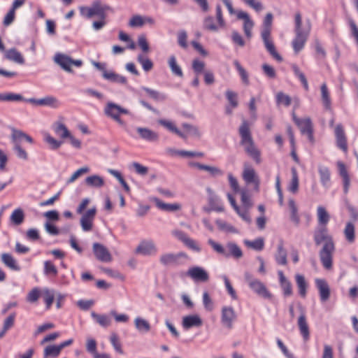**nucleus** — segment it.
Masks as SVG:
<instances>
[{"label":"nucleus","mask_w":358,"mask_h":358,"mask_svg":"<svg viewBox=\"0 0 358 358\" xmlns=\"http://www.w3.org/2000/svg\"><path fill=\"white\" fill-rule=\"evenodd\" d=\"M249 209L245 208L241 209L240 207L238 210H235L237 214L247 223L250 224L252 222L251 217L249 214Z\"/></svg>","instance_id":"obj_63"},{"label":"nucleus","mask_w":358,"mask_h":358,"mask_svg":"<svg viewBox=\"0 0 358 358\" xmlns=\"http://www.w3.org/2000/svg\"><path fill=\"white\" fill-rule=\"evenodd\" d=\"M335 136L338 148L346 152L348 151L347 138L343 128L341 124H338L336 127Z\"/></svg>","instance_id":"obj_24"},{"label":"nucleus","mask_w":358,"mask_h":358,"mask_svg":"<svg viewBox=\"0 0 358 358\" xmlns=\"http://www.w3.org/2000/svg\"><path fill=\"white\" fill-rule=\"evenodd\" d=\"M299 311L300 315L298 318L297 324L299 329L300 334L303 336V340L306 341L309 339L310 331L308 326L306 317L301 307L299 308Z\"/></svg>","instance_id":"obj_22"},{"label":"nucleus","mask_w":358,"mask_h":358,"mask_svg":"<svg viewBox=\"0 0 358 358\" xmlns=\"http://www.w3.org/2000/svg\"><path fill=\"white\" fill-rule=\"evenodd\" d=\"M344 235L349 243H354L355 240V227L354 224L350 222L346 224L344 229Z\"/></svg>","instance_id":"obj_45"},{"label":"nucleus","mask_w":358,"mask_h":358,"mask_svg":"<svg viewBox=\"0 0 358 358\" xmlns=\"http://www.w3.org/2000/svg\"><path fill=\"white\" fill-rule=\"evenodd\" d=\"M299 292L301 296L304 297L306 293L307 284L302 275L296 274L295 276Z\"/></svg>","instance_id":"obj_47"},{"label":"nucleus","mask_w":358,"mask_h":358,"mask_svg":"<svg viewBox=\"0 0 358 358\" xmlns=\"http://www.w3.org/2000/svg\"><path fill=\"white\" fill-rule=\"evenodd\" d=\"M157 122L160 125L163 126L170 131L177 134L180 137L182 138H187V135L181 132L172 122L166 120L159 119L157 120Z\"/></svg>","instance_id":"obj_35"},{"label":"nucleus","mask_w":358,"mask_h":358,"mask_svg":"<svg viewBox=\"0 0 358 358\" xmlns=\"http://www.w3.org/2000/svg\"><path fill=\"white\" fill-rule=\"evenodd\" d=\"M234 64L236 66L237 71H238L243 82L245 85H248L249 79H248V76L246 71L241 66V65L240 64V63L238 61H236V60L234 61Z\"/></svg>","instance_id":"obj_58"},{"label":"nucleus","mask_w":358,"mask_h":358,"mask_svg":"<svg viewBox=\"0 0 358 358\" xmlns=\"http://www.w3.org/2000/svg\"><path fill=\"white\" fill-rule=\"evenodd\" d=\"M315 282L321 302L324 303L327 301L331 296V289L329 284L323 279H317Z\"/></svg>","instance_id":"obj_16"},{"label":"nucleus","mask_w":358,"mask_h":358,"mask_svg":"<svg viewBox=\"0 0 358 358\" xmlns=\"http://www.w3.org/2000/svg\"><path fill=\"white\" fill-rule=\"evenodd\" d=\"M44 273L47 275L56 276L57 275V268L50 261L44 262Z\"/></svg>","instance_id":"obj_56"},{"label":"nucleus","mask_w":358,"mask_h":358,"mask_svg":"<svg viewBox=\"0 0 358 358\" xmlns=\"http://www.w3.org/2000/svg\"><path fill=\"white\" fill-rule=\"evenodd\" d=\"M131 166L134 169L136 173L140 176H146L148 173V168L138 162H133Z\"/></svg>","instance_id":"obj_61"},{"label":"nucleus","mask_w":358,"mask_h":358,"mask_svg":"<svg viewBox=\"0 0 358 358\" xmlns=\"http://www.w3.org/2000/svg\"><path fill=\"white\" fill-rule=\"evenodd\" d=\"M171 235L173 237H175L176 238H177L180 241L183 243V244L186 247H187L189 249H190V250H193L194 252H201V248L197 244V243L194 240L190 238L182 231H181L180 229H173L171 231Z\"/></svg>","instance_id":"obj_9"},{"label":"nucleus","mask_w":358,"mask_h":358,"mask_svg":"<svg viewBox=\"0 0 358 358\" xmlns=\"http://www.w3.org/2000/svg\"><path fill=\"white\" fill-rule=\"evenodd\" d=\"M241 136L240 144L243 147L246 154L252 158L256 164L262 162L261 152L255 145L252 136L250 127L248 121L243 120L238 129Z\"/></svg>","instance_id":"obj_2"},{"label":"nucleus","mask_w":358,"mask_h":358,"mask_svg":"<svg viewBox=\"0 0 358 358\" xmlns=\"http://www.w3.org/2000/svg\"><path fill=\"white\" fill-rule=\"evenodd\" d=\"M1 259L3 264L13 271H18L20 270L15 259L8 253H3L1 255Z\"/></svg>","instance_id":"obj_30"},{"label":"nucleus","mask_w":358,"mask_h":358,"mask_svg":"<svg viewBox=\"0 0 358 358\" xmlns=\"http://www.w3.org/2000/svg\"><path fill=\"white\" fill-rule=\"evenodd\" d=\"M13 150L15 151L17 157L19 159H23V160H27L28 159V153L26 152L25 150H24L20 145H13Z\"/></svg>","instance_id":"obj_59"},{"label":"nucleus","mask_w":358,"mask_h":358,"mask_svg":"<svg viewBox=\"0 0 358 358\" xmlns=\"http://www.w3.org/2000/svg\"><path fill=\"white\" fill-rule=\"evenodd\" d=\"M301 16L300 13H296L295 15V33L296 37L292 41V47L295 53L300 52L307 40L308 36L310 32V27L308 29H303L301 27Z\"/></svg>","instance_id":"obj_4"},{"label":"nucleus","mask_w":358,"mask_h":358,"mask_svg":"<svg viewBox=\"0 0 358 358\" xmlns=\"http://www.w3.org/2000/svg\"><path fill=\"white\" fill-rule=\"evenodd\" d=\"M292 69L294 71L295 76H297L298 78L301 82L304 89L306 90H308V84L307 79H306L305 75L303 74V73L301 72L300 71V69H299V67L294 64L292 65Z\"/></svg>","instance_id":"obj_55"},{"label":"nucleus","mask_w":358,"mask_h":358,"mask_svg":"<svg viewBox=\"0 0 358 358\" xmlns=\"http://www.w3.org/2000/svg\"><path fill=\"white\" fill-rule=\"evenodd\" d=\"M157 251V247L153 241L143 240L140 242L135 252L144 256H151L156 255Z\"/></svg>","instance_id":"obj_10"},{"label":"nucleus","mask_w":358,"mask_h":358,"mask_svg":"<svg viewBox=\"0 0 358 358\" xmlns=\"http://www.w3.org/2000/svg\"><path fill=\"white\" fill-rule=\"evenodd\" d=\"M102 76L106 80L120 83L125 84L127 83V78L121 75L117 74L113 71H103Z\"/></svg>","instance_id":"obj_36"},{"label":"nucleus","mask_w":358,"mask_h":358,"mask_svg":"<svg viewBox=\"0 0 358 358\" xmlns=\"http://www.w3.org/2000/svg\"><path fill=\"white\" fill-rule=\"evenodd\" d=\"M90 172V168L88 166H83L75 171L72 176L67 180V184L73 182L76 179L85 173Z\"/></svg>","instance_id":"obj_54"},{"label":"nucleus","mask_w":358,"mask_h":358,"mask_svg":"<svg viewBox=\"0 0 358 358\" xmlns=\"http://www.w3.org/2000/svg\"><path fill=\"white\" fill-rule=\"evenodd\" d=\"M96 214V207L88 209L85 212H83L80 218V225L82 229L85 231H89L92 230L93 227V221Z\"/></svg>","instance_id":"obj_12"},{"label":"nucleus","mask_w":358,"mask_h":358,"mask_svg":"<svg viewBox=\"0 0 358 358\" xmlns=\"http://www.w3.org/2000/svg\"><path fill=\"white\" fill-rule=\"evenodd\" d=\"M244 278L249 287L257 294L265 299L271 298L272 294L267 289L264 284L258 279L255 278L250 273L245 272Z\"/></svg>","instance_id":"obj_5"},{"label":"nucleus","mask_w":358,"mask_h":358,"mask_svg":"<svg viewBox=\"0 0 358 358\" xmlns=\"http://www.w3.org/2000/svg\"><path fill=\"white\" fill-rule=\"evenodd\" d=\"M208 243L212 247V248L217 253L224 255L225 254V248L220 243L215 242L213 239L210 238L208 240Z\"/></svg>","instance_id":"obj_64"},{"label":"nucleus","mask_w":358,"mask_h":358,"mask_svg":"<svg viewBox=\"0 0 358 358\" xmlns=\"http://www.w3.org/2000/svg\"><path fill=\"white\" fill-rule=\"evenodd\" d=\"M243 243L248 248L257 251L262 250L264 246L263 238H258L254 241L244 240Z\"/></svg>","instance_id":"obj_40"},{"label":"nucleus","mask_w":358,"mask_h":358,"mask_svg":"<svg viewBox=\"0 0 358 358\" xmlns=\"http://www.w3.org/2000/svg\"><path fill=\"white\" fill-rule=\"evenodd\" d=\"M275 259L279 265L285 266L287 263V251L284 248L283 243L282 241H280L278 245L277 252L275 255Z\"/></svg>","instance_id":"obj_33"},{"label":"nucleus","mask_w":358,"mask_h":358,"mask_svg":"<svg viewBox=\"0 0 358 358\" xmlns=\"http://www.w3.org/2000/svg\"><path fill=\"white\" fill-rule=\"evenodd\" d=\"M188 259V255L183 252L174 253H164L159 257V262L165 266H178L182 264V259Z\"/></svg>","instance_id":"obj_8"},{"label":"nucleus","mask_w":358,"mask_h":358,"mask_svg":"<svg viewBox=\"0 0 358 358\" xmlns=\"http://www.w3.org/2000/svg\"><path fill=\"white\" fill-rule=\"evenodd\" d=\"M155 21L149 17H143L140 15H134L129 22V26L131 27H141L145 23L154 24Z\"/></svg>","instance_id":"obj_27"},{"label":"nucleus","mask_w":358,"mask_h":358,"mask_svg":"<svg viewBox=\"0 0 358 358\" xmlns=\"http://www.w3.org/2000/svg\"><path fill=\"white\" fill-rule=\"evenodd\" d=\"M318 173L320 182L324 187H328L330 185L329 169L327 166L320 165L318 166Z\"/></svg>","instance_id":"obj_34"},{"label":"nucleus","mask_w":358,"mask_h":358,"mask_svg":"<svg viewBox=\"0 0 358 358\" xmlns=\"http://www.w3.org/2000/svg\"><path fill=\"white\" fill-rule=\"evenodd\" d=\"M136 132L142 140L148 142H157L159 141V134L157 132L148 128L138 127L136 128Z\"/></svg>","instance_id":"obj_17"},{"label":"nucleus","mask_w":358,"mask_h":358,"mask_svg":"<svg viewBox=\"0 0 358 358\" xmlns=\"http://www.w3.org/2000/svg\"><path fill=\"white\" fill-rule=\"evenodd\" d=\"M203 27L204 29L212 32L217 31L220 27L212 16H207L203 19Z\"/></svg>","instance_id":"obj_38"},{"label":"nucleus","mask_w":358,"mask_h":358,"mask_svg":"<svg viewBox=\"0 0 358 358\" xmlns=\"http://www.w3.org/2000/svg\"><path fill=\"white\" fill-rule=\"evenodd\" d=\"M293 120L297 124L302 134L308 135L310 139L312 138V131H311V119L310 118H298L294 113H293Z\"/></svg>","instance_id":"obj_20"},{"label":"nucleus","mask_w":358,"mask_h":358,"mask_svg":"<svg viewBox=\"0 0 358 358\" xmlns=\"http://www.w3.org/2000/svg\"><path fill=\"white\" fill-rule=\"evenodd\" d=\"M276 100L278 104H284L286 106H289L291 103L290 97L282 92H278L277 94Z\"/></svg>","instance_id":"obj_60"},{"label":"nucleus","mask_w":358,"mask_h":358,"mask_svg":"<svg viewBox=\"0 0 358 358\" xmlns=\"http://www.w3.org/2000/svg\"><path fill=\"white\" fill-rule=\"evenodd\" d=\"M320 101L324 109H331V100L330 97V92L326 83H323L320 87Z\"/></svg>","instance_id":"obj_28"},{"label":"nucleus","mask_w":358,"mask_h":358,"mask_svg":"<svg viewBox=\"0 0 358 358\" xmlns=\"http://www.w3.org/2000/svg\"><path fill=\"white\" fill-rule=\"evenodd\" d=\"M288 206L289 210L291 212V220L294 222L296 224L299 223V217L298 215V209L297 206L293 199H289L288 202Z\"/></svg>","instance_id":"obj_49"},{"label":"nucleus","mask_w":358,"mask_h":358,"mask_svg":"<svg viewBox=\"0 0 358 358\" xmlns=\"http://www.w3.org/2000/svg\"><path fill=\"white\" fill-rule=\"evenodd\" d=\"M169 66L171 69V71L173 74L178 76V77H182L183 73L180 68V66L178 64L176 58L175 56L172 55L169 57L168 60Z\"/></svg>","instance_id":"obj_42"},{"label":"nucleus","mask_w":358,"mask_h":358,"mask_svg":"<svg viewBox=\"0 0 358 358\" xmlns=\"http://www.w3.org/2000/svg\"><path fill=\"white\" fill-rule=\"evenodd\" d=\"M92 250L95 257L100 262H110L113 259L108 250L101 243H94L92 245Z\"/></svg>","instance_id":"obj_13"},{"label":"nucleus","mask_w":358,"mask_h":358,"mask_svg":"<svg viewBox=\"0 0 358 358\" xmlns=\"http://www.w3.org/2000/svg\"><path fill=\"white\" fill-rule=\"evenodd\" d=\"M241 202L245 208L250 209L252 206V203L251 201L250 197L248 194L243 190L241 192Z\"/></svg>","instance_id":"obj_62"},{"label":"nucleus","mask_w":358,"mask_h":358,"mask_svg":"<svg viewBox=\"0 0 358 358\" xmlns=\"http://www.w3.org/2000/svg\"><path fill=\"white\" fill-rule=\"evenodd\" d=\"M217 227L220 230L224 231L226 232L233 233V234H238V231L232 225L221 220H217L215 222Z\"/></svg>","instance_id":"obj_50"},{"label":"nucleus","mask_w":358,"mask_h":358,"mask_svg":"<svg viewBox=\"0 0 358 358\" xmlns=\"http://www.w3.org/2000/svg\"><path fill=\"white\" fill-rule=\"evenodd\" d=\"M53 130L55 134L61 138H66L70 136V131L66 125L61 122H56L52 125Z\"/></svg>","instance_id":"obj_32"},{"label":"nucleus","mask_w":358,"mask_h":358,"mask_svg":"<svg viewBox=\"0 0 358 358\" xmlns=\"http://www.w3.org/2000/svg\"><path fill=\"white\" fill-rule=\"evenodd\" d=\"M85 183L89 187L101 188L104 185L105 182L103 177L98 175H92L85 178Z\"/></svg>","instance_id":"obj_31"},{"label":"nucleus","mask_w":358,"mask_h":358,"mask_svg":"<svg viewBox=\"0 0 358 358\" xmlns=\"http://www.w3.org/2000/svg\"><path fill=\"white\" fill-rule=\"evenodd\" d=\"M330 218V214L324 206H317V219L320 228L315 236V241L317 245L321 246L318 252L319 258L322 265L327 270L332 268L333 255L336 250L333 237L329 234L327 227Z\"/></svg>","instance_id":"obj_1"},{"label":"nucleus","mask_w":358,"mask_h":358,"mask_svg":"<svg viewBox=\"0 0 358 358\" xmlns=\"http://www.w3.org/2000/svg\"><path fill=\"white\" fill-rule=\"evenodd\" d=\"M243 178L246 183L255 184V189L258 192L259 189V179L253 168L248 165H245L243 171Z\"/></svg>","instance_id":"obj_15"},{"label":"nucleus","mask_w":358,"mask_h":358,"mask_svg":"<svg viewBox=\"0 0 358 358\" xmlns=\"http://www.w3.org/2000/svg\"><path fill=\"white\" fill-rule=\"evenodd\" d=\"M24 100L25 99L19 94H15L12 92L0 93V101L18 102Z\"/></svg>","instance_id":"obj_39"},{"label":"nucleus","mask_w":358,"mask_h":358,"mask_svg":"<svg viewBox=\"0 0 358 358\" xmlns=\"http://www.w3.org/2000/svg\"><path fill=\"white\" fill-rule=\"evenodd\" d=\"M10 130V139L13 145L16 144L20 145V143L22 140H25L31 144L34 143L33 138L22 130L15 129V127H11Z\"/></svg>","instance_id":"obj_21"},{"label":"nucleus","mask_w":358,"mask_h":358,"mask_svg":"<svg viewBox=\"0 0 358 358\" xmlns=\"http://www.w3.org/2000/svg\"><path fill=\"white\" fill-rule=\"evenodd\" d=\"M243 255V254L241 248L236 243L229 242L226 245L225 254H224V257H232L234 259H241Z\"/></svg>","instance_id":"obj_25"},{"label":"nucleus","mask_w":358,"mask_h":358,"mask_svg":"<svg viewBox=\"0 0 358 358\" xmlns=\"http://www.w3.org/2000/svg\"><path fill=\"white\" fill-rule=\"evenodd\" d=\"M53 60L55 64L59 66L63 70L66 72L71 73L73 70L71 66L73 65L80 67L83 64V62L80 59H73L69 56L63 53H56Z\"/></svg>","instance_id":"obj_7"},{"label":"nucleus","mask_w":358,"mask_h":358,"mask_svg":"<svg viewBox=\"0 0 358 358\" xmlns=\"http://www.w3.org/2000/svg\"><path fill=\"white\" fill-rule=\"evenodd\" d=\"M154 201L156 206L161 210L169 212H173L179 210L181 208V206L178 203H166L160 201L157 198H155Z\"/></svg>","instance_id":"obj_37"},{"label":"nucleus","mask_w":358,"mask_h":358,"mask_svg":"<svg viewBox=\"0 0 358 358\" xmlns=\"http://www.w3.org/2000/svg\"><path fill=\"white\" fill-rule=\"evenodd\" d=\"M226 98L232 108H236L238 106V94L231 90H227L225 92Z\"/></svg>","instance_id":"obj_52"},{"label":"nucleus","mask_w":358,"mask_h":358,"mask_svg":"<svg viewBox=\"0 0 358 358\" xmlns=\"http://www.w3.org/2000/svg\"><path fill=\"white\" fill-rule=\"evenodd\" d=\"M137 61L141 64L145 71H150L153 68L152 62L142 55H139L137 57Z\"/></svg>","instance_id":"obj_53"},{"label":"nucleus","mask_w":358,"mask_h":358,"mask_svg":"<svg viewBox=\"0 0 358 358\" xmlns=\"http://www.w3.org/2000/svg\"><path fill=\"white\" fill-rule=\"evenodd\" d=\"M337 166L338 169L339 175L343 178L344 193L347 194L348 192L349 187L350 185V179L347 169L344 163L342 162H338Z\"/></svg>","instance_id":"obj_26"},{"label":"nucleus","mask_w":358,"mask_h":358,"mask_svg":"<svg viewBox=\"0 0 358 358\" xmlns=\"http://www.w3.org/2000/svg\"><path fill=\"white\" fill-rule=\"evenodd\" d=\"M187 275L196 281L207 282L209 279L208 272L199 266L190 268L187 271Z\"/></svg>","instance_id":"obj_19"},{"label":"nucleus","mask_w":358,"mask_h":358,"mask_svg":"<svg viewBox=\"0 0 358 358\" xmlns=\"http://www.w3.org/2000/svg\"><path fill=\"white\" fill-rule=\"evenodd\" d=\"M202 324V320L197 315H189L182 317V326L186 330L192 327H199Z\"/></svg>","instance_id":"obj_23"},{"label":"nucleus","mask_w":358,"mask_h":358,"mask_svg":"<svg viewBox=\"0 0 358 358\" xmlns=\"http://www.w3.org/2000/svg\"><path fill=\"white\" fill-rule=\"evenodd\" d=\"M91 316L99 323L101 327H108L110 325V319L106 315H99L95 312L91 313Z\"/></svg>","instance_id":"obj_46"},{"label":"nucleus","mask_w":358,"mask_h":358,"mask_svg":"<svg viewBox=\"0 0 358 358\" xmlns=\"http://www.w3.org/2000/svg\"><path fill=\"white\" fill-rule=\"evenodd\" d=\"M60 105V101L56 97L52 96H46L41 99V106L57 108Z\"/></svg>","instance_id":"obj_43"},{"label":"nucleus","mask_w":358,"mask_h":358,"mask_svg":"<svg viewBox=\"0 0 358 358\" xmlns=\"http://www.w3.org/2000/svg\"><path fill=\"white\" fill-rule=\"evenodd\" d=\"M129 113V111L127 109L112 101H108L104 108V114L121 125L124 124V122L121 120L120 115H127Z\"/></svg>","instance_id":"obj_6"},{"label":"nucleus","mask_w":358,"mask_h":358,"mask_svg":"<svg viewBox=\"0 0 358 358\" xmlns=\"http://www.w3.org/2000/svg\"><path fill=\"white\" fill-rule=\"evenodd\" d=\"M109 6L103 4L100 1H94L90 6H80V15L86 18H92L94 16L98 18L106 19V12L110 10Z\"/></svg>","instance_id":"obj_3"},{"label":"nucleus","mask_w":358,"mask_h":358,"mask_svg":"<svg viewBox=\"0 0 358 358\" xmlns=\"http://www.w3.org/2000/svg\"><path fill=\"white\" fill-rule=\"evenodd\" d=\"M61 352L59 345H48L44 349V358L57 357Z\"/></svg>","instance_id":"obj_48"},{"label":"nucleus","mask_w":358,"mask_h":358,"mask_svg":"<svg viewBox=\"0 0 358 358\" xmlns=\"http://www.w3.org/2000/svg\"><path fill=\"white\" fill-rule=\"evenodd\" d=\"M292 180L289 187L290 192L295 193L298 190L299 187V178L296 172V169L293 167L292 168Z\"/></svg>","instance_id":"obj_51"},{"label":"nucleus","mask_w":358,"mask_h":358,"mask_svg":"<svg viewBox=\"0 0 358 358\" xmlns=\"http://www.w3.org/2000/svg\"><path fill=\"white\" fill-rule=\"evenodd\" d=\"M236 16L238 20H243L244 21V33L247 38L250 39L252 37V29L254 27L253 21L250 19L249 15L245 11H238L236 13Z\"/></svg>","instance_id":"obj_18"},{"label":"nucleus","mask_w":358,"mask_h":358,"mask_svg":"<svg viewBox=\"0 0 358 358\" xmlns=\"http://www.w3.org/2000/svg\"><path fill=\"white\" fill-rule=\"evenodd\" d=\"M5 57L8 60L12 61L18 64H24V59L22 55L15 48H11L6 51Z\"/></svg>","instance_id":"obj_29"},{"label":"nucleus","mask_w":358,"mask_h":358,"mask_svg":"<svg viewBox=\"0 0 358 358\" xmlns=\"http://www.w3.org/2000/svg\"><path fill=\"white\" fill-rule=\"evenodd\" d=\"M261 36L266 50L277 61L282 62V58L276 51L275 45L271 38L270 31H262Z\"/></svg>","instance_id":"obj_11"},{"label":"nucleus","mask_w":358,"mask_h":358,"mask_svg":"<svg viewBox=\"0 0 358 358\" xmlns=\"http://www.w3.org/2000/svg\"><path fill=\"white\" fill-rule=\"evenodd\" d=\"M45 141L47 143L49 144L51 149H53V150L58 149L62 144V141L56 140L55 138H53L48 134H46L45 135Z\"/></svg>","instance_id":"obj_57"},{"label":"nucleus","mask_w":358,"mask_h":358,"mask_svg":"<svg viewBox=\"0 0 358 358\" xmlns=\"http://www.w3.org/2000/svg\"><path fill=\"white\" fill-rule=\"evenodd\" d=\"M134 324L140 332H148L150 330V323L145 319L137 317L134 319Z\"/></svg>","instance_id":"obj_44"},{"label":"nucleus","mask_w":358,"mask_h":358,"mask_svg":"<svg viewBox=\"0 0 358 358\" xmlns=\"http://www.w3.org/2000/svg\"><path fill=\"white\" fill-rule=\"evenodd\" d=\"M24 214L21 208L14 210L10 217V222L16 226L20 225L24 222Z\"/></svg>","instance_id":"obj_41"},{"label":"nucleus","mask_w":358,"mask_h":358,"mask_svg":"<svg viewBox=\"0 0 358 358\" xmlns=\"http://www.w3.org/2000/svg\"><path fill=\"white\" fill-rule=\"evenodd\" d=\"M236 319V314L234 309L231 306H224L222 308L221 320L223 325L228 328L233 327V322Z\"/></svg>","instance_id":"obj_14"}]
</instances>
